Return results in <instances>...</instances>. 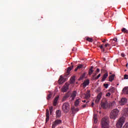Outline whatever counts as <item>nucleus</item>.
Masks as SVG:
<instances>
[{
    "mask_svg": "<svg viewBox=\"0 0 128 128\" xmlns=\"http://www.w3.org/2000/svg\"><path fill=\"white\" fill-rule=\"evenodd\" d=\"M94 102H92V106H94Z\"/></svg>",
    "mask_w": 128,
    "mask_h": 128,
    "instance_id": "48",
    "label": "nucleus"
},
{
    "mask_svg": "<svg viewBox=\"0 0 128 128\" xmlns=\"http://www.w3.org/2000/svg\"><path fill=\"white\" fill-rule=\"evenodd\" d=\"M90 97V91H88L86 94L85 98H89Z\"/></svg>",
    "mask_w": 128,
    "mask_h": 128,
    "instance_id": "26",
    "label": "nucleus"
},
{
    "mask_svg": "<svg viewBox=\"0 0 128 128\" xmlns=\"http://www.w3.org/2000/svg\"><path fill=\"white\" fill-rule=\"evenodd\" d=\"M121 56H122V58H124V56H125L124 54L122 53L121 54Z\"/></svg>",
    "mask_w": 128,
    "mask_h": 128,
    "instance_id": "45",
    "label": "nucleus"
},
{
    "mask_svg": "<svg viewBox=\"0 0 128 128\" xmlns=\"http://www.w3.org/2000/svg\"><path fill=\"white\" fill-rule=\"evenodd\" d=\"M100 99L99 98H96V100H95V102H96V104H98L100 102Z\"/></svg>",
    "mask_w": 128,
    "mask_h": 128,
    "instance_id": "37",
    "label": "nucleus"
},
{
    "mask_svg": "<svg viewBox=\"0 0 128 128\" xmlns=\"http://www.w3.org/2000/svg\"><path fill=\"white\" fill-rule=\"evenodd\" d=\"M58 128H63L62 127H58Z\"/></svg>",
    "mask_w": 128,
    "mask_h": 128,
    "instance_id": "53",
    "label": "nucleus"
},
{
    "mask_svg": "<svg viewBox=\"0 0 128 128\" xmlns=\"http://www.w3.org/2000/svg\"><path fill=\"white\" fill-rule=\"evenodd\" d=\"M60 98L59 96H56L54 100L53 104L54 106H56V104H58V98Z\"/></svg>",
    "mask_w": 128,
    "mask_h": 128,
    "instance_id": "14",
    "label": "nucleus"
},
{
    "mask_svg": "<svg viewBox=\"0 0 128 128\" xmlns=\"http://www.w3.org/2000/svg\"><path fill=\"white\" fill-rule=\"evenodd\" d=\"M124 78L125 80H128V74H125V75L124 76Z\"/></svg>",
    "mask_w": 128,
    "mask_h": 128,
    "instance_id": "39",
    "label": "nucleus"
},
{
    "mask_svg": "<svg viewBox=\"0 0 128 128\" xmlns=\"http://www.w3.org/2000/svg\"><path fill=\"white\" fill-rule=\"evenodd\" d=\"M108 72L105 73L103 76V77L102 80V82H104V80H106V78H108Z\"/></svg>",
    "mask_w": 128,
    "mask_h": 128,
    "instance_id": "15",
    "label": "nucleus"
},
{
    "mask_svg": "<svg viewBox=\"0 0 128 128\" xmlns=\"http://www.w3.org/2000/svg\"><path fill=\"white\" fill-rule=\"evenodd\" d=\"M104 46H105V48H107V46H110V44H106Z\"/></svg>",
    "mask_w": 128,
    "mask_h": 128,
    "instance_id": "44",
    "label": "nucleus"
},
{
    "mask_svg": "<svg viewBox=\"0 0 128 128\" xmlns=\"http://www.w3.org/2000/svg\"><path fill=\"white\" fill-rule=\"evenodd\" d=\"M93 120H94V124H96L98 122V114H94Z\"/></svg>",
    "mask_w": 128,
    "mask_h": 128,
    "instance_id": "17",
    "label": "nucleus"
},
{
    "mask_svg": "<svg viewBox=\"0 0 128 128\" xmlns=\"http://www.w3.org/2000/svg\"><path fill=\"white\" fill-rule=\"evenodd\" d=\"M68 78V76H66V74L64 76H60L58 81V84H64V82L68 80V78Z\"/></svg>",
    "mask_w": 128,
    "mask_h": 128,
    "instance_id": "5",
    "label": "nucleus"
},
{
    "mask_svg": "<svg viewBox=\"0 0 128 128\" xmlns=\"http://www.w3.org/2000/svg\"><path fill=\"white\" fill-rule=\"evenodd\" d=\"M50 92V94L48 95L47 98H46L48 100H50V98H52V92Z\"/></svg>",
    "mask_w": 128,
    "mask_h": 128,
    "instance_id": "23",
    "label": "nucleus"
},
{
    "mask_svg": "<svg viewBox=\"0 0 128 128\" xmlns=\"http://www.w3.org/2000/svg\"><path fill=\"white\" fill-rule=\"evenodd\" d=\"M123 93L128 94V87H125L122 90Z\"/></svg>",
    "mask_w": 128,
    "mask_h": 128,
    "instance_id": "20",
    "label": "nucleus"
},
{
    "mask_svg": "<svg viewBox=\"0 0 128 128\" xmlns=\"http://www.w3.org/2000/svg\"><path fill=\"white\" fill-rule=\"evenodd\" d=\"M123 128H128V122L124 125Z\"/></svg>",
    "mask_w": 128,
    "mask_h": 128,
    "instance_id": "38",
    "label": "nucleus"
},
{
    "mask_svg": "<svg viewBox=\"0 0 128 128\" xmlns=\"http://www.w3.org/2000/svg\"><path fill=\"white\" fill-rule=\"evenodd\" d=\"M122 32H126V34H128V30L126 28H123L122 29Z\"/></svg>",
    "mask_w": 128,
    "mask_h": 128,
    "instance_id": "33",
    "label": "nucleus"
},
{
    "mask_svg": "<svg viewBox=\"0 0 128 128\" xmlns=\"http://www.w3.org/2000/svg\"><path fill=\"white\" fill-rule=\"evenodd\" d=\"M62 124V120H56L54 122H53L52 128H56L57 126H58V124Z\"/></svg>",
    "mask_w": 128,
    "mask_h": 128,
    "instance_id": "6",
    "label": "nucleus"
},
{
    "mask_svg": "<svg viewBox=\"0 0 128 128\" xmlns=\"http://www.w3.org/2000/svg\"><path fill=\"white\" fill-rule=\"evenodd\" d=\"M53 108H52V106L50 107L49 110H50V114H52V109Z\"/></svg>",
    "mask_w": 128,
    "mask_h": 128,
    "instance_id": "36",
    "label": "nucleus"
},
{
    "mask_svg": "<svg viewBox=\"0 0 128 128\" xmlns=\"http://www.w3.org/2000/svg\"><path fill=\"white\" fill-rule=\"evenodd\" d=\"M82 84L84 88H86V86H88V84H90V80H84Z\"/></svg>",
    "mask_w": 128,
    "mask_h": 128,
    "instance_id": "16",
    "label": "nucleus"
},
{
    "mask_svg": "<svg viewBox=\"0 0 128 128\" xmlns=\"http://www.w3.org/2000/svg\"><path fill=\"white\" fill-rule=\"evenodd\" d=\"M114 42H118V38H114Z\"/></svg>",
    "mask_w": 128,
    "mask_h": 128,
    "instance_id": "46",
    "label": "nucleus"
},
{
    "mask_svg": "<svg viewBox=\"0 0 128 128\" xmlns=\"http://www.w3.org/2000/svg\"><path fill=\"white\" fill-rule=\"evenodd\" d=\"M70 84H66L64 86V87L62 88V91L63 92H66L68 91V86Z\"/></svg>",
    "mask_w": 128,
    "mask_h": 128,
    "instance_id": "9",
    "label": "nucleus"
},
{
    "mask_svg": "<svg viewBox=\"0 0 128 128\" xmlns=\"http://www.w3.org/2000/svg\"><path fill=\"white\" fill-rule=\"evenodd\" d=\"M50 120V111H48V110L47 109L46 110V122H48Z\"/></svg>",
    "mask_w": 128,
    "mask_h": 128,
    "instance_id": "11",
    "label": "nucleus"
},
{
    "mask_svg": "<svg viewBox=\"0 0 128 128\" xmlns=\"http://www.w3.org/2000/svg\"><path fill=\"white\" fill-rule=\"evenodd\" d=\"M126 66H128V64H126Z\"/></svg>",
    "mask_w": 128,
    "mask_h": 128,
    "instance_id": "54",
    "label": "nucleus"
},
{
    "mask_svg": "<svg viewBox=\"0 0 128 128\" xmlns=\"http://www.w3.org/2000/svg\"><path fill=\"white\" fill-rule=\"evenodd\" d=\"M118 112H120V111L118 109L113 110L110 114V118L116 120L118 116Z\"/></svg>",
    "mask_w": 128,
    "mask_h": 128,
    "instance_id": "1",
    "label": "nucleus"
},
{
    "mask_svg": "<svg viewBox=\"0 0 128 128\" xmlns=\"http://www.w3.org/2000/svg\"><path fill=\"white\" fill-rule=\"evenodd\" d=\"M114 76H115L114 74H112L109 76V82H112V80H114Z\"/></svg>",
    "mask_w": 128,
    "mask_h": 128,
    "instance_id": "19",
    "label": "nucleus"
},
{
    "mask_svg": "<svg viewBox=\"0 0 128 128\" xmlns=\"http://www.w3.org/2000/svg\"><path fill=\"white\" fill-rule=\"evenodd\" d=\"M102 52H104V48H103L102 49Z\"/></svg>",
    "mask_w": 128,
    "mask_h": 128,
    "instance_id": "49",
    "label": "nucleus"
},
{
    "mask_svg": "<svg viewBox=\"0 0 128 128\" xmlns=\"http://www.w3.org/2000/svg\"><path fill=\"white\" fill-rule=\"evenodd\" d=\"M116 91V88H114V87H112L110 89H109L108 92H112V94L114 92Z\"/></svg>",
    "mask_w": 128,
    "mask_h": 128,
    "instance_id": "25",
    "label": "nucleus"
},
{
    "mask_svg": "<svg viewBox=\"0 0 128 128\" xmlns=\"http://www.w3.org/2000/svg\"><path fill=\"white\" fill-rule=\"evenodd\" d=\"M100 69L98 68H97L96 70V74H98V72H100Z\"/></svg>",
    "mask_w": 128,
    "mask_h": 128,
    "instance_id": "42",
    "label": "nucleus"
},
{
    "mask_svg": "<svg viewBox=\"0 0 128 128\" xmlns=\"http://www.w3.org/2000/svg\"><path fill=\"white\" fill-rule=\"evenodd\" d=\"M92 72H94V70H89L88 74H89V76H92Z\"/></svg>",
    "mask_w": 128,
    "mask_h": 128,
    "instance_id": "34",
    "label": "nucleus"
},
{
    "mask_svg": "<svg viewBox=\"0 0 128 128\" xmlns=\"http://www.w3.org/2000/svg\"><path fill=\"white\" fill-rule=\"evenodd\" d=\"M124 118H120L116 124V128H122V124H124Z\"/></svg>",
    "mask_w": 128,
    "mask_h": 128,
    "instance_id": "4",
    "label": "nucleus"
},
{
    "mask_svg": "<svg viewBox=\"0 0 128 128\" xmlns=\"http://www.w3.org/2000/svg\"><path fill=\"white\" fill-rule=\"evenodd\" d=\"M104 86L105 88H108V84H104Z\"/></svg>",
    "mask_w": 128,
    "mask_h": 128,
    "instance_id": "35",
    "label": "nucleus"
},
{
    "mask_svg": "<svg viewBox=\"0 0 128 128\" xmlns=\"http://www.w3.org/2000/svg\"><path fill=\"white\" fill-rule=\"evenodd\" d=\"M101 106L104 109L108 108V102L106 101L104 102H102Z\"/></svg>",
    "mask_w": 128,
    "mask_h": 128,
    "instance_id": "10",
    "label": "nucleus"
},
{
    "mask_svg": "<svg viewBox=\"0 0 128 128\" xmlns=\"http://www.w3.org/2000/svg\"><path fill=\"white\" fill-rule=\"evenodd\" d=\"M106 96H110V92H108L106 94Z\"/></svg>",
    "mask_w": 128,
    "mask_h": 128,
    "instance_id": "40",
    "label": "nucleus"
},
{
    "mask_svg": "<svg viewBox=\"0 0 128 128\" xmlns=\"http://www.w3.org/2000/svg\"><path fill=\"white\" fill-rule=\"evenodd\" d=\"M70 98V94H66V95L63 97L62 102H64V100H66V98Z\"/></svg>",
    "mask_w": 128,
    "mask_h": 128,
    "instance_id": "21",
    "label": "nucleus"
},
{
    "mask_svg": "<svg viewBox=\"0 0 128 128\" xmlns=\"http://www.w3.org/2000/svg\"><path fill=\"white\" fill-rule=\"evenodd\" d=\"M101 50H102L104 48V44L101 45L100 46H99Z\"/></svg>",
    "mask_w": 128,
    "mask_h": 128,
    "instance_id": "41",
    "label": "nucleus"
},
{
    "mask_svg": "<svg viewBox=\"0 0 128 128\" xmlns=\"http://www.w3.org/2000/svg\"><path fill=\"white\" fill-rule=\"evenodd\" d=\"M124 116H128V108H124Z\"/></svg>",
    "mask_w": 128,
    "mask_h": 128,
    "instance_id": "22",
    "label": "nucleus"
},
{
    "mask_svg": "<svg viewBox=\"0 0 128 128\" xmlns=\"http://www.w3.org/2000/svg\"><path fill=\"white\" fill-rule=\"evenodd\" d=\"M126 102H128V100L126 98H122L120 100L119 104L120 106H124Z\"/></svg>",
    "mask_w": 128,
    "mask_h": 128,
    "instance_id": "8",
    "label": "nucleus"
},
{
    "mask_svg": "<svg viewBox=\"0 0 128 128\" xmlns=\"http://www.w3.org/2000/svg\"><path fill=\"white\" fill-rule=\"evenodd\" d=\"M82 68V65L80 64L76 68V69L74 70V72H77L78 70H79L80 68Z\"/></svg>",
    "mask_w": 128,
    "mask_h": 128,
    "instance_id": "27",
    "label": "nucleus"
},
{
    "mask_svg": "<svg viewBox=\"0 0 128 128\" xmlns=\"http://www.w3.org/2000/svg\"><path fill=\"white\" fill-rule=\"evenodd\" d=\"M96 74H98L97 73H95L92 76V78L93 80H97L96 79Z\"/></svg>",
    "mask_w": 128,
    "mask_h": 128,
    "instance_id": "28",
    "label": "nucleus"
},
{
    "mask_svg": "<svg viewBox=\"0 0 128 128\" xmlns=\"http://www.w3.org/2000/svg\"><path fill=\"white\" fill-rule=\"evenodd\" d=\"M100 78V74H99L97 76H96V79L98 80V78Z\"/></svg>",
    "mask_w": 128,
    "mask_h": 128,
    "instance_id": "43",
    "label": "nucleus"
},
{
    "mask_svg": "<svg viewBox=\"0 0 128 128\" xmlns=\"http://www.w3.org/2000/svg\"><path fill=\"white\" fill-rule=\"evenodd\" d=\"M104 60H106V58H104Z\"/></svg>",
    "mask_w": 128,
    "mask_h": 128,
    "instance_id": "52",
    "label": "nucleus"
},
{
    "mask_svg": "<svg viewBox=\"0 0 128 128\" xmlns=\"http://www.w3.org/2000/svg\"><path fill=\"white\" fill-rule=\"evenodd\" d=\"M86 40L90 42H92V38H90V37H86Z\"/></svg>",
    "mask_w": 128,
    "mask_h": 128,
    "instance_id": "29",
    "label": "nucleus"
},
{
    "mask_svg": "<svg viewBox=\"0 0 128 128\" xmlns=\"http://www.w3.org/2000/svg\"><path fill=\"white\" fill-rule=\"evenodd\" d=\"M76 91H73V92L72 94L71 95V98H72V100H74V98H76Z\"/></svg>",
    "mask_w": 128,
    "mask_h": 128,
    "instance_id": "13",
    "label": "nucleus"
},
{
    "mask_svg": "<svg viewBox=\"0 0 128 128\" xmlns=\"http://www.w3.org/2000/svg\"><path fill=\"white\" fill-rule=\"evenodd\" d=\"M92 68H94V67L92 66H91L89 70H92Z\"/></svg>",
    "mask_w": 128,
    "mask_h": 128,
    "instance_id": "47",
    "label": "nucleus"
},
{
    "mask_svg": "<svg viewBox=\"0 0 128 128\" xmlns=\"http://www.w3.org/2000/svg\"><path fill=\"white\" fill-rule=\"evenodd\" d=\"M89 102H90V101H87L85 104L82 105V108H86V106H88V104Z\"/></svg>",
    "mask_w": 128,
    "mask_h": 128,
    "instance_id": "31",
    "label": "nucleus"
},
{
    "mask_svg": "<svg viewBox=\"0 0 128 128\" xmlns=\"http://www.w3.org/2000/svg\"><path fill=\"white\" fill-rule=\"evenodd\" d=\"M106 42V40H102V42Z\"/></svg>",
    "mask_w": 128,
    "mask_h": 128,
    "instance_id": "50",
    "label": "nucleus"
},
{
    "mask_svg": "<svg viewBox=\"0 0 128 128\" xmlns=\"http://www.w3.org/2000/svg\"><path fill=\"white\" fill-rule=\"evenodd\" d=\"M84 76H86V73H84L80 76L79 80H82L84 79Z\"/></svg>",
    "mask_w": 128,
    "mask_h": 128,
    "instance_id": "30",
    "label": "nucleus"
},
{
    "mask_svg": "<svg viewBox=\"0 0 128 128\" xmlns=\"http://www.w3.org/2000/svg\"><path fill=\"white\" fill-rule=\"evenodd\" d=\"M71 110L72 112V114H74L76 112H78L80 110V109L78 108H74V107L71 108Z\"/></svg>",
    "mask_w": 128,
    "mask_h": 128,
    "instance_id": "12",
    "label": "nucleus"
},
{
    "mask_svg": "<svg viewBox=\"0 0 128 128\" xmlns=\"http://www.w3.org/2000/svg\"><path fill=\"white\" fill-rule=\"evenodd\" d=\"M62 110L65 114L68 112L70 110V104L68 102L64 103L62 106Z\"/></svg>",
    "mask_w": 128,
    "mask_h": 128,
    "instance_id": "3",
    "label": "nucleus"
},
{
    "mask_svg": "<svg viewBox=\"0 0 128 128\" xmlns=\"http://www.w3.org/2000/svg\"><path fill=\"white\" fill-rule=\"evenodd\" d=\"M102 93L100 92L98 94V96H97V98H99L100 100V98H102Z\"/></svg>",
    "mask_w": 128,
    "mask_h": 128,
    "instance_id": "32",
    "label": "nucleus"
},
{
    "mask_svg": "<svg viewBox=\"0 0 128 128\" xmlns=\"http://www.w3.org/2000/svg\"><path fill=\"white\" fill-rule=\"evenodd\" d=\"M80 100L78 99L75 102V106H78V104H80Z\"/></svg>",
    "mask_w": 128,
    "mask_h": 128,
    "instance_id": "24",
    "label": "nucleus"
},
{
    "mask_svg": "<svg viewBox=\"0 0 128 128\" xmlns=\"http://www.w3.org/2000/svg\"><path fill=\"white\" fill-rule=\"evenodd\" d=\"M82 102H86V100H82Z\"/></svg>",
    "mask_w": 128,
    "mask_h": 128,
    "instance_id": "51",
    "label": "nucleus"
},
{
    "mask_svg": "<svg viewBox=\"0 0 128 128\" xmlns=\"http://www.w3.org/2000/svg\"><path fill=\"white\" fill-rule=\"evenodd\" d=\"M102 128H108V118H102Z\"/></svg>",
    "mask_w": 128,
    "mask_h": 128,
    "instance_id": "2",
    "label": "nucleus"
},
{
    "mask_svg": "<svg viewBox=\"0 0 128 128\" xmlns=\"http://www.w3.org/2000/svg\"><path fill=\"white\" fill-rule=\"evenodd\" d=\"M72 66L68 67L66 70V73L65 75L66 76H68L70 74V70H72V68H74V66L72 65V63H71Z\"/></svg>",
    "mask_w": 128,
    "mask_h": 128,
    "instance_id": "7",
    "label": "nucleus"
},
{
    "mask_svg": "<svg viewBox=\"0 0 128 128\" xmlns=\"http://www.w3.org/2000/svg\"><path fill=\"white\" fill-rule=\"evenodd\" d=\"M62 116V112L60 110H57L56 112V118H60Z\"/></svg>",
    "mask_w": 128,
    "mask_h": 128,
    "instance_id": "18",
    "label": "nucleus"
}]
</instances>
